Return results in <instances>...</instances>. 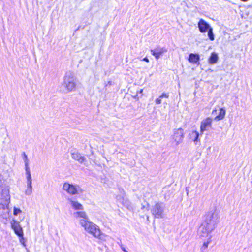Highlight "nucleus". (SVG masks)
Wrapping results in <instances>:
<instances>
[{"instance_id":"f3484780","label":"nucleus","mask_w":252,"mask_h":252,"mask_svg":"<svg viewBox=\"0 0 252 252\" xmlns=\"http://www.w3.org/2000/svg\"><path fill=\"white\" fill-rule=\"evenodd\" d=\"M71 205L75 210H82L83 206L77 201H71Z\"/></svg>"},{"instance_id":"dca6fc26","label":"nucleus","mask_w":252,"mask_h":252,"mask_svg":"<svg viewBox=\"0 0 252 252\" xmlns=\"http://www.w3.org/2000/svg\"><path fill=\"white\" fill-rule=\"evenodd\" d=\"M143 90L142 89H139L138 88H135V95H132V97L136 99H139L140 97H141L143 95L142 92Z\"/></svg>"},{"instance_id":"423d86ee","label":"nucleus","mask_w":252,"mask_h":252,"mask_svg":"<svg viewBox=\"0 0 252 252\" xmlns=\"http://www.w3.org/2000/svg\"><path fill=\"white\" fill-rule=\"evenodd\" d=\"M213 119L212 118L208 117L203 119L200 124V132L203 133L205 131H207L208 128L211 127L212 125Z\"/></svg>"},{"instance_id":"6ab92c4d","label":"nucleus","mask_w":252,"mask_h":252,"mask_svg":"<svg viewBox=\"0 0 252 252\" xmlns=\"http://www.w3.org/2000/svg\"><path fill=\"white\" fill-rule=\"evenodd\" d=\"M191 138L193 139L194 141H197L198 139V137L199 136V134L198 131L196 130H193L191 131L190 134Z\"/></svg>"},{"instance_id":"ddd939ff","label":"nucleus","mask_w":252,"mask_h":252,"mask_svg":"<svg viewBox=\"0 0 252 252\" xmlns=\"http://www.w3.org/2000/svg\"><path fill=\"white\" fill-rule=\"evenodd\" d=\"M218 60V56L217 54L215 52L211 53L210 56L208 58V63L211 64L216 63Z\"/></svg>"},{"instance_id":"cd10ccee","label":"nucleus","mask_w":252,"mask_h":252,"mask_svg":"<svg viewBox=\"0 0 252 252\" xmlns=\"http://www.w3.org/2000/svg\"><path fill=\"white\" fill-rule=\"evenodd\" d=\"M123 251L124 252H128L127 251H126L124 248H123L122 249Z\"/></svg>"},{"instance_id":"a878e982","label":"nucleus","mask_w":252,"mask_h":252,"mask_svg":"<svg viewBox=\"0 0 252 252\" xmlns=\"http://www.w3.org/2000/svg\"><path fill=\"white\" fill-rule=\"evenodd\" d=\"M161 98H160V96L157 98L156 100H155V102L157 104H160L161 103Z\"/></svg>"},{"instance_id":"4be33fe9","label":"nucleus","mask_w":252,"mask_h":252,"mask_svg":"<svg viewBox=\"0 0 252 252\" xmlns=\"http://www.w3.org/2000/svg\"><path fill=\"white\" fill-rule=\"evenodd\" d=\"M13 214L14 215H17L18 214L22 212V211L19 209V208H17L16 207H14V209H13Z\"/></svg>"},{"instance_id":"bb28decb","label":"nucleus","mask_w":252,"mask_h":252,"mask_svg":"<svg viewBox=\"0 0 252 252\" xmlns=\"http://www.w3.org/2000/svg\"><path fill=\"white\" fill-rule=\"evenodd\" d=\"M142 61H144L147 63H149V60L148 59L147 57H144L143 59H142Z\"/></svg>"},{"instance_id":"20e7f679","label":"nucleus","mask_w":252,"mask_h":252,"mask_svg":"<svg viewBox=\"0 0 252 252\" xmlns=\"http://www.w3.org/2000/svg\"><path fill=\"white\" fill-rule=\"evenodd\" d=\"M185 136V132L182 128H176L173 130L171 135V140L176 145L182 142Z\"/></svg>"},{"instance_id":"f8f14e48","label":"nucleus","mask_w":252,"mask_h":252,"mask_svg":"<svg viewBox=\"0 0 252 252\" xmlns=\"http://www.w3.org/2000/svg\"><path fill=\"white\" fill-rule=\"evenodd\" d=\"M72 158L75 160L78 161L80 163H83L85 161V158L84 156H82L78 153H73L71 154Z\"/></svg>"},{"instance_id":"7ed1b4c3","label":"nucleus","mask_w":252,"mask_h":252,"mask_svg":"<svg viewBox=\"0 0 252 252\" xmlns=\"http://www.w3.org/2000/svg\"><path fill=\"white\" fill-rule=\"evenodd\" d=\"M11 227L13 230L15 234L19 237L20 242L24 244L25 241L23 230L20 224V222L16 220H13L11 224Z\"/></svg>"},{"instance_id":"6e6552de","label":"nucleus","mask_w":252,"mask_h":252,"mask_svg":"<svg viewBox=\"0 0 252 252\" xmlns=\"http://www.w3.org/2000/svg\"><path fill=\"white\" fill-rule=\"evenodd\" d=\"M151 212L153 215L156 218H161L162 217L163 209L160 203H156L151 209Z\"/></svg>"},{"instance_id":"0eeeda50","label":"nucleus","mask_w":252,"mask_h":252,"mask_svg":"<svg viewBox=\"0 0 252 252\" xmlns=\"http://www.w3.org/2000/svg\"><path fill=\"white\" fill-rule=\"evenodd\" d=\"M212 114L215 116L214 118L215 121H219L224 118L226 114V110L224 107L220 108L219 109V113H217V109L215 108L212 111Z\"/></svg>"},{"instance_id":"f257e3e1","label":"nucleus","mask_w":252,"mask_h":252,"mask_svg":"<svg viewBox=\"0 0 252 252\" xmlns=\"http://www.w3.org/2000/svg\"><path fill=\"white\" fill-rule=\"evenodd\" d=\"M80 223L84 229L93 237L100 241L105 240L106 235L103 233L99 227L95 224L86 220H82Z\"/></svg>"},{"instance_id":"a211bd4d","label":"nucleus","mask_w":252,"mask_h":252,"mask_svg":"<svg viewBox=\"0 0 252 252\" xmlns=\"http://www.w3.org/2000/svg\"><path fill=\"white\" fill-rule=\"evenodd\" d=\"M75 87L74 82L72 81H69L68 83H65V88L67 92H70L73 90Z\"/></svg>"},{"instance_id":"2eb2a0df","label":"nucleus","mask_w":252,"mask_h":252,"mask_svg":"<svg viewBox=\"0 0 252 252\" xmlns=\"http://www.w3.org/2000/svg\"><path fill=\"white\" fill-rule=\"evenodd\" d=\"M201 227L202 228L204 232L207 233L211 232L213 230V228L211 226L210 224L207 222L202 223Z\"/></svg>"},{"instance_id":"412c9836","label":"nucleus","mask_w":252,"mask_h":252,"mask_svg":"<svg viewBox=\"0 0 252 252\" xmlns=\"http://www.w3.org/2000/svg\"><path fill=\"white\" fill-rule=\"evenodd\" d=\"M75 214L77 217L82 218L85 219L87 218V215L86 213L84 211L77 212L76 213H75Z\"/></svg>"},{"instance_id":"39448f33","label":"nucleus","mask_w":252,"mask_h":252,"mask_svg":"<svg viewBox=\"0 0 252 252\" xmlns=\"http://www.w3.org/2000/svg\"><path fill=\"white\" fill-rule=\"evenodd\" d=\"M63 189L70 195H75L78 194V189L77 187L68 182H65L63 184Z\"/></svg>"},{"instance_id":"393cba45","label":"nucleus","mask_w":252,"mask_h":252,"mask_svg":"<svg viewBox=\"0 0 252 252\" xmlns=\"http://www.w3.org/2000/svg\"><path fill=\"white\" fill-rule=\"evenodd\" d=\"M211 241L209 240L206 242H204L203 244V248H204V249H206L208 248V245L210 243Z\"/></svg>"},{"instance_id":"b1692460","label":"nucleus","mask_w":252,"mask_h":252,"mask_svg":"<svg viewBox=\"0 0 252 252\" xmlns=\"http://www.w3.org/2000/svg\"><path fill=\"white\" fill-rule=\"evenodd\" d=\"M160 98H168L169 97V94L168 93H163L160 96Z\"/></svg>"},{"instance_id":"f03ea898","label":"nucleus","mask_w":252,"mask_h":252,"mask_svg":"<svg viewBox=\"0 0 252 252\" xmlns=\"http://www.w3.org/2000/svg\"><path fill=\"white\" fill-rule=\"evenodd\" d=\"M10 202V195L9 193L5 190L3 191L0 195V216L4 218V213L2 210H6L8 213V206Z\"/></svg>"},{"instance_id":"1a4fd4ad","label":"nucleus","mask_w":252,"mask_h":252,"mask_svg":"<svg viewBox=\"0 0 252 252\" xmlns=\"http://www.w3.org/2000/svg\"><path fill=\"white\" fill-rule=\"evenodd\" d=\"M150 51L152 55H153L157 60H158L161 55L167 51V50L164 48H161L159 46H157L155 49H151Z\"/></svg>"},{"instance_id":"9d476101","label":"nucleus","mask_w":252,"mask_h":252,"mask_svg":"<svg viewBox=\"0 0 252 252\" xmlns=\"http://www.w3.org/2000/svg\"><path fill=\"white\" fill-rule=\"evenodd\" d=\"M198 26L199 31L202 33L206 32L211 28L209 24L202 19L199 20Z\"/></svg>"},{"instance_id":"4468645a","label":"nucleus","mask_w":252,"mask_h":252,"mask_svg":"<svg viewBox=\"0 0 252 252\" xmlns=\"http://www.w3.org/2000/svg\"><path fill=\"white\" fill-rule=\"evenodd\" d=\"M25 169H26V171L28 186L30 189H32V180L31 175L30 173V171L28 167H26Z\"/></svg>"},{"instance_id":"aec40b11","label":"nucleus","mask_w":252,"mask_h":252,"mask_svg":"<svg viewBox=\"0 0 252 252\" xmlns=\"http://www.w3.org/2000/svg\"><path fill=\"white\" fill-rule=\"evenodd\" d=\"M208 35L210 40L213 41L215 39L214 35L213 34V31L212 28H210L208 30Z\"/></svg>"},{"instance_id":"9b49d317","label":"nucleus","mask_w":252,"mask_h":252,"mask_svg":"<svg viewBox=\"0 0 252 252\" xmlns=\"http://www.w3.org/2000/svg\"><path fill=\"white\" fill-rule=\"evenodd\" d=\"M200 60V56L197 54L190 53L189 55L188 61L192 64H196Z\"/></svg>"},{"instance_id":"5701e85b","label":"nucleus","mask_w":252,"mask_h":252,"mask_svg":"<svg viewBox=\"0 0 252 252\" xmlns=\"http://www.w3.org/2000/svg\"><path fill=\"white\" fill-rule=\"evenodd\" d=\"M24 159L25 163V166L28 167V158L27 155L25 154V153L23 154Z\"/></svg>"}]
</instances>
